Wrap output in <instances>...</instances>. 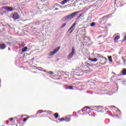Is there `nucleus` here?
Returning <instances> with one entry per match:
<instances>
[{"instance_id": "f257e3e1", "label": "nucleus", "mask_w": 126, "mask_h": 126, "mask_svg": "<svg viewBox=\"0 0 126 126\" xmlns=\"http://www.w3.org/2000/svg\"><path fill=\"white\" fill-rule=\"evenodd\" d=\"M76 51H75V48H74V47H72V51L68 55V59L69 60H70V59H71L72 58V57H73V55H74V54H75Z\"/></svg>"}, {"instance_id": "f03ea898", "label": "nucleus", "mask_w": 126, "mask_h": 126, "mask_svg": "<svg viewBox=\"0 0 126 126\" xmlns=\"http://www.w3.org/2000/svg\"><path fill=\"white\" fill-rule=\"evenodd\" d=\"M12 18L14 19V20H17V19H19L20 16L17 12H14L12 16Z\"/></svg>"}, {"instance_id": "7ed1b4c3", "label": "nucleus", "mask_w": 126, "mask_h": 126, "mask_svg": "<svg viewBox=\"0 0 126 126\" xmlns=\"http://www.w3.org/2000/svg\"><path fill=\"white\" fill-rule=\"evenodd\" d=\"M60 49H61V46H59L56 48H55L53 51L49 53V56H54L55 54H56V53H58L59 52Z\"/></svg>"}, {"instance_id": "20e7f679", "label": "nucleus", "mask_w": 126, "mask_h": 126, "mask_svg": "<svg viewBox=\"0 0 126 126\" xmlns=\"http://www.w3.org/2000/svg\"><path fill=\"white\" fill-rule=\"evenodd\" d=\"M75 25H76V23H74L73 25L68 29V32H70V34H71L72 33V32L74 29H75Z\"/></svg>"}, {"instance_id": "39448f33", "label": "nucleus", "mask_w": 126, "mask_h": 126, "mask_svg": "<svg viewBox=\"0 0 126 126\" xmlns=\"http://www.w3.org/2000/svg\"><path fill=\"white\" fill-rule=\"evenodd\" d=\"M98 58H100V59H102V60H105V61L103 63H100V64H101L102 65H104L106 64V63H107V58L104 57V56H99Z\"/></svg>"}, {"instance_id": "423d86ee", "label": "nucleus", "mask_w": 126, "mask_h": 126, "mask_svg": "<svg viewBox=\"0 0 126 126\" xmlns=\"http://www.w3.org/2000/svg\"><path fill=\"white\" fill-rule=\"evenodd\" d=\"M3 8H4V9H5V10H7L8 11H13V10H14V8L8 6H3Z\"/></svg>"}, {"instance_id": "0eeeda50", "label": "nucleus", "mask_w": 126, "mask_h": 126, "mask_svg": "<svg viewBox=\"0 0 126 126\" xmlns=\"http://www.w3.org/2000/svg\"><path fill=\"white\" fill-rule=\"evenodd\" d=\"M108 15L103 16L102 18L100 20V21H99V24H103L102 22H104V20H105L108 17Z\"/></svg>"}, {"instance_id": "6e6552de", "label": "nucleus", "mask_w": 126, "mask_h": 126, "mask_svg": "<svg viewBox=\"0 0 126 126\" xmlns=\"http://www.w3.org/2000/svg\"><path fill=\"white\" fill-rule=\"evenodd\" d=\"M77 13H79V11H77L76 12H74L70 15V16L71 17V18H74V17H75V15L77 14Z\"/></svg>"}, {"instance_id": "1a4fd4ad", "label": "nucleus", "mask_w": 126, "mask_h": 126, "mask_svg": "<svg viewBox=\"0 0 126 126\" xmlns=\"http://www.w3.org/2000/svg\"><path fill=\"white\" fill-rule=\"evenodd\" d=\"M6 45L3 43H0V50H3L5 49Z\"/></svg>"}, {"instance_id": "9d476101", "label": "nucleus", "mask_w": 126, "mask_h": 126, "mask_svg": "<svg viewBox=\"0 0 126 126\" xmlns=\"http://www.w3.org/2000/svg\"><path fill=\"white\" fill-rule=\"evenodd\" d=\"M88 60L91 61V62H93L94 63L98 61V59H97L96 58H89Z\"/></svg>"}, {"instance_id": "9b49d317", "label": "nucleus", "mask_w": 126, "mask_h": 126, "mask_svg": "<svg viewBox=\"0 0 126 126\" xmlns=\"http://www.w3.org/2000/svg\"><path fill=\"white\" fill-rule=\"evenodd\" d=\"M70 0H63L61 3L62 5H64L66 2H68V1H70Z\"/></svg>"}, {"instance_id": "f8f14e48", "label": "nucleus", "mask_w": 126, "mask_h": 126, "mask_svg": "<svg viewBox=\"0 0 126 126\" xmlns=\"http://www.w3.org/2000/svg\"><path fill=\"white\" fill-rule=\"evenodd\" d=\"M121 73L122 75H126V69L123 68V70L121 71Z\"/></svg>"}, {"instance_id": "ddd939ff", "label": "nucleus", "mask_w": 126, "mask_h": 126, "mask_svg": "<svg viewBox=\"0 0 126 126\" xmlns=\"http://www.w3.org/2000/svg\"><path fill=\"white\" fill-rule=\"evenodd\" d=\"M120 38H121V37L120 36V35L115 34L114 40L117 41V40H119V39H120Z\"/></svg>"}, {"instance_id": "4468645a", "label": "nucleus", "mask_w": 126, "mask_h": 126, "mask_svg": "<svg viewBox=\"0 0 126 126\" xmlns=\"http://www.w3.org/2000/svg\"><path fill=\"white\" fill-rule=\"evenodd\" d=\"M65 122H70V117H66L64 119Z\"/></svg>"}, {"instance_id": "2eb2a0df", "label": "nucleus", "mask_w": 126, "mask_h": 126, "mask_svg": "<svg viewBox=\"0 0 126 126\" xmlns=\"http://www.w3.org/2000/svg\"><path fill=\"white\" fill-rule=\"evenodd\" d=\"M28 50V48L27 47H24L22 50V52H26Z\"/></svg>"}, {"instance_id": "dca6fc26", "label": "nucleus", "mask_w": 126, "mask_h": 126, "mask_svg": "<svg viewBox=\"0 0 126 126\" xmlns=\"http://www.w3.org/2000/svg\"><path fill=\"white\" fill-rule=\"evenodd\" d=\"M65 19L66 20H68V19H71V17H70V15H69L66 16V17L65 18Z\"/></svg>"}, {"instance_id": "f3484780", "label": "nucleus", "mask_w": 126, "mask_h": 126, "mask_svg": "<svg viewBox=\"0 0 126 126\" xmlns=\"http://www.w3.org/2000/svg\"><path fill=\"white\" fill-rule=\"evenodd\" d=\"M109 61L110 63H112L113 62V60L112 59V56H108V57Z\"/></svg>"}, {"instance_id": "a211bd4d", "label": "nucleus", "mask_w": 126, "mask_h": 126, "mask_svg": "<svg viewBox=\"0 0 126 126\" xmlns=\"http://www.w3.org/2000/svg\"><path fill=\"white\" fill-rule=\"evenodd\" d=\"M54 117L55 119H58L59 118V114L58 113L54 114Z\"/></svg>"}, {"instance_id": "6ab92c4d", "label": "nucleus", "mask_w": 126, "mask_h": 126, "mask_svg": "<svg viewBox=\"0 0 126 126\" xmlns=\"http://www.w3.org/2000/svg\"><path fill=\"white\" fill-rule=\"evenodd\" d=\"M96 23H95L94 22H93L90 24V26L92 27L93 26H95Z\"/></svg>"}, {"instance_id": "aec40b11", "label": "nucleus", "mask_w": 126, "mask_h": 126, "mask_svg": "<svg viewBox=\"0 0 126 126\" xmlns=\"http://www.w3.org/2000/svg\"><path fill=\"white\" fill-rule=\"evenodd\" d=\"M28 119H29V117H28L27 118H24L23 120V122H26L27 121V120H28Z\"/></svg>"}, {"instance_id": "412c9836", "label": "nucleus", "mask_w": 126, "mask_h": 126, "mask_svg": "<svg viewBox=\"0 0 126 126\" xmlns=\"http://www.w3.org/2000/svg\"><path fill=\"white\" fill-rule=\"evenodd\" d=\"M65 25H66V23H64L63 25H62V26L61 27V29L64 28V27L65 26Z\"/></svg>"}, {"instance_id": "4be33fe9", "label": "nucleus", "mask_w": 126, "mask_h": 126, "mask_svg": "<svg viewBox=\"0 0 126 126\" xmlns=\"http://www.w3.org/2000/svg\"><path fill=\"white\" fill-rule=\"evenodd\" d=\"M68 89H70V90H72L73 89V87L71 86H69L68 87Z\"/></svg>"}, {"instance_id": "5701e85b", "label": "nucleus", "mask_w": 126, "mask_h": 126, "mask_svg": "<svg viewBox=\"0 0 126 126\" xmlns=\"http://www.w3.org/2000/svg\"><path fill=\"white\" fill-rule=\"evenodd\" d=\"M85 108L89 109V110H91V107H90L86 106V107H84V109H85Z\"/></svg>"}, {"instance_id": "b1692460", "label": "nucleus", "mask_w": 126, "mask_h": 126, "mask_svg": "<svg viewBox=\"0 0 126 126\" xmlns=\"http://www.w3.org/2000/svg\"><path fill=\"white\" fill-rule=\"evenodd\" d=\"M9 120L11 123H13V118H10L9 119Z\"/></svg>"}, {"instance_id": "393cba45", "label": "nucleus", "mask_w": 126, "mask_h": 126, "mask_svg": "<svg viewBox=\"0 0 126 126\" xmlns=\"http://www.w3.org/2000/svg\"><path fill=\"white\" fill-rule=\"evenodd\" d=\"M94 0H88V2L91 3V2H94Z\"/></svg>"}, {"instance_id": "a878e982", "label": "nucleus", "mask_w": 126, "mask_h": 126, "mask_svg": "<svg viewBox=\"0 0 126 126\" xmlns=\"http://www.w3.org/2000/svg\"><path fill=\"white\" fill-rule=\"evenodd\" d=\"M59 121H65V119L64 118H60L59 119Z\"/></svg>"}, {"instance_id": "bb28decb", "label": "nucleus", "mask_w": 126, "mask_h": 126, "mask_svg": "<svg viewBox=\"0 0 126 126\" xmlns=\"http://www.w3.org/2000/svg\"><path fill=\"white\" fill-rule=\"evenodd\" d=\"M49 74H50V75H53L54 74V72L50 71Z\"/></svg>"}, {"instance_id": "cd10ccee", "label": "nucleus", "mask_w": 126, "mask_h": 126, "mask_svg": "<svg viewBox=\"0 0 126 126\" xmlns=\"http://www.w3.org/2000/svg\"><path fill=\"white\" fill-rule=\"evenodd\" d=\"M4 13H5V12H3L2 13H0V15H2Z\"/></svg>"}, {"instance_id": "c85d7f7f", "label": "nucleus", "mask_w": 126, "mask_h": 126, "mask_svg": "<svg viewBox=\"0 0 126 126\" xmlns=\"http://www.w3.org/2000/svg\"><path fill=\"white\" fill-rule=\"evenodd\" d=\"M82 14H80L79 17H78V18H79V17H80V16H81Z\"/></svg>"}, {"instance_id": "c756f323", "label": "nucleus", "mask_w": 126, "mask_h": 126, "mask_svg": "<svg viewBox=\"0 0 126 126\" xmlns=\"http://www.w3.org/2000/svg\"><path fill=\"white\" fill-rule=\"evenodd\" d=\"M124 40H126V35L124 37Z\"/></svg>"}, {"instance_id": "7c9ffc66", "label": "nucleus", "mask_w": 126, "mask_h": 126, "mask_svg": "<svg viewBox=\"0 0 126 126\" xmlns=\"http://www.w3.org/2000/svg\"><path fill=\"white\" fill-rule=\"evenodd\" d=\"M58 9H59V8H55V10H58Z\"/></svg>"}, {"instance_id": "2f4dec72", "label": "nucleus", "mask_w": 126, "mask_h": 126, "mask_svg": "<svg viewBox=\"0 0 126 126\" xmlns=\"http://www.w3.org/2000/svg\"><path fill=\"white\" fill-rule=\"evenodd\" d=\"M88 65H90V64H89V63H87Z\"/></svg>"}, {"instance_id": "473e14b6", "label": "nucleus", "mask_w": 126, "mask_h": 126, "mask_svg": "<svg viewBox=\"0 0 126 126\" xmlns=\"http://www.w3.org/2000/svg\"><path fill=\"white\" fill-rule=\"evenodd\" d=\"M102 62H103V60H100V63Z\"/></svg>"}, {"instance_id": "72a5a7b5", "label": "nucleus", "mask_w": 126, "mask_h": 126, "mask_svg": "<svg viewBox=\"0 0 126 126\" xmlns=\"http://www.w3.org/2000/svg\"><path fill=\"white\" fill-rule=\"evenodd\" d=\"M33 73H36V72H33Z\"/></svg>"}, {"instance_id": "f704fd0d", "label": "nucleus", "mask_w": 126, "mask_h": 126, "mask_svg": "<svg viewBox=\"0 0 126 126\" xmlns=\"http://www.w3.org/2000/svg\"><path fill=\"white\" fill-rule=\"evenodd\" d=\"M113 73V74H116L115 73Z\"/></svg>"}]
</instances>
